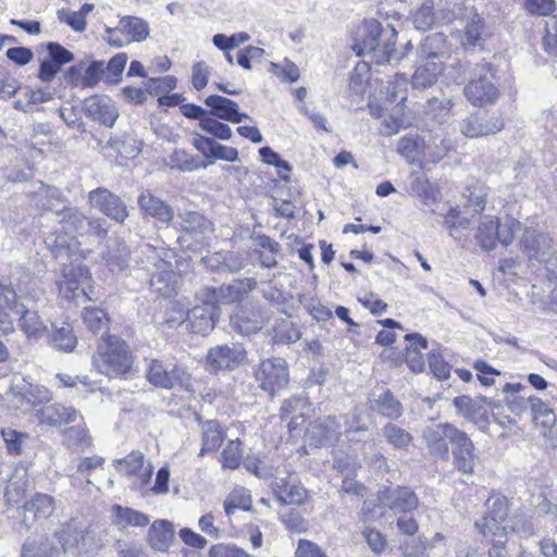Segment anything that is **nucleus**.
Wrapping results in <instances>:
<instances>
[{
  "instance_id": "1",
  "label": "nucleus",
  "mask_w": 557,
  "mask_h": 557,
  "mask_svg": "<svg viewBox=\"0 0 557 557\" xmlns=\"http://www.w3.org/2000/svg\"><path fill=\"white\" fill-rule=\"evenodd\" d=\"M10 285L0 284V331L11 333L14 330L12 315L17 317V325L30 341H39L48 333V326L36 307L44 297L38 275L25 270H16Z\"/></svg>"
},
{
  "instance_id": "2",
  "label": "nucleus",
  "mask_w": 557,
  "mask_h": 557,
  "mask_svg": "<svg viewBox=\"0 0 557 557\" xmlns=\"http://www.w3.org/2000/svg\"><path fill=\"white\" fill-rule=\"evenodd\" d=\"M396 38L397 32L391 24L366 20L352 49L357 55L369 57L377 65L397 63L404 53L395 49Z\"/></svg>"
},
{
  "instance_id": "3",
  "label": "nucleus",
  "mask_w": 557,
  "mask_h": 557,
  "mask_svg": "<svg viewBox=\"0 0 557 557\" xmlns=\"http://www.w3.org/2000/svg\"><path fill=\"white\" fill-rule=\"evenodd\" d=\"M133 362L132 352L122 338L108 335L98 344L92 357L94 367L102 374L115 377L129 371Z\"/></svg>"
},
{
  "instance_id": "4",
  "label": "nucleus",
  "mask_w": 557,
  "mask_h": 557,
  "mask_svg": "<svg viewBox=\"0 0 557 557\" xmlns=\"http://www.w3.org/2000/svg\"><path fill=\"white\" fill-rule=\"evenodd\" d=\"M145 253L148 262L153 267L150 277L151 287L164 297L172 296L176 288L177 275L172 270L171 262L166 260L169 252L163 248L156 249L147 245Z\"/></svg>"
},
{
  "instance_id": "5",
  "label": "nucleus",
  "mask_w": 557,
  "mask_h": 557,
  "mask_svg": "<svg viewBox=\"0 0 557 557\" xmlns=\"http://www.w3.org/2000/svg\"><path fill=\"white\" fill-rule=\"evenodd\" d=\"M408 79L405 74H396L385 86L376 89L369 98L370 114L374 117H382L391 106L403 107L407 99Z\"/></svg>"
},
{
  "instance_id": "6",
  "label": "nucleus",
  "mask_w": 557,
  "mask_h": 557,
  "mask_svg": "<svg viewBox=\"0 0 557 557\" xmlns=\"http://www.w3.org/2000/svg\"><path fill=\"white\" fill-rule=\"evenodd\" d=\"M463 431L457 429L450 423H437L429 425L422 431L423 442L429 450V454L443 461L449 459L448 444L454 446Z\"/></svg>"
},
{
  "instance_id": "7",
  "label": "nucleus",
  "mask_w": 557,
  "mask_h": 557,
  "mask_svg": "<svg viewBox=\"0 0 557 557\" xmlns=\"http://www.w3.org/2000/svg\"><path fill=\"white\" fill-rule=\"evenodd\" d=\"M520 247L529 259L546 263L548 268L556 265L557 248L548 233L527 228L520 240Z\"/></svg>"
},
{
  "instance_id": "8",
  "label": "nucleus",
  "mask_w": 557,
  "mask_h": 557,
  "mask_svg": "<svg viewBox=\"0 0 557 557\" xmlns=\"http://www.w3.org/2000/svg\"><path fill=\"white\" fill-rule=\"evenodd\" d=\"M59 224L62 231L76 236L95 235L104 237L107 235L106 221L100 218H87L77 208L67 206L59 216Z\"/></svg>"
},
{
  "instance_id": "9",
  "label": "nucleus",
  "mask_w": 557,
  "mask_h": 557,
  "mask_svg": "<svg viewBox=\"0 0 557 557\" xmlns=\"http://www.w3.org/2000/svg\"><path fill=\"white\" fill-rule=\"evenodd\" d=\"M201 305H196L187 313V319L181 325L195 334L208 335L215 326L219 308L207 293L200 290Z\"/></svg>"
},
{
  "instance_id": "10",
  "label": "nucleus",
  "mask_w": 557,
  "mask_h": 557,
  "mask_svg": "<svg viewBox=\"0 0 557 557\" xmlns=\"http://www.w3.org/2000/svg\"><path fill=\"white\" fill-rule=\"evenodd\" d=\"M62 278L59 281L60 294L77 304L89 299L86 286L89 285L90 273L87 268L82 265L64 267Z\"/></svg>"
},
{
  "instance_id": "11",
  "label": "nucleus",
  "mask_w": 557,
  "mask_h": 557,
  "mask_svg": "<svg viewBox=\"0 0 557 557\" xmlns=\"http://www.w3.org/2000/svg\"><path fill=\"white\" fill-rule=\"evenodd\" d=\"M147 379L152 385L160 388L172 389L180 386L185 391L190 389L189 374L183 368L172 366L170 369L158 359L150 361Z\"/></svg>"
},
{
  "instance_id": "12",
  "label": "nucleus",
  "mask_w": 557,
  "mask_h": 557,
  "mask_svg": "<svg viewBox=\"0 0 557 557\" xmlns=\"http://www.w3.org/2000/svg\"><path fill=\"white\" fill-rule=\"evenodd\" d=\"M88 201L92 208L117 223L123 224L129 215L128 208L121 197L107 188L98 187L89 191Z\"/></svg>"
},
{
  "instance_id": "13",
  "label": "nucleus",
  "mask_w": 557,
  "mask_h": 557,
  "mask_svg": "<svg viewBox=\"0 0 557 557\" xmlns=\"http://www.w3.org/2000/svg\"><path fill=\"white\" fill-rule=\"evenodd\" d=\"M256 379L263 391L274 394L288 383V367L282 358L263 360L256 370Z\"/></svg>"
},
{
  "instance_id": "14",
  "label": "nucleus",
  "mask_w": 557,
  "mask_h": 557,
  "mask_svg": "<svg viewBox=\"0 0 557 557\" xmlns=\"http://www.w3.org/2000/svg\"><path fill=\"white\" fill-rule=\"evenodd\" d=\"M377 499L382 507L394 515L410 513L418 508L419 499L408 487H384L379 491Z\"/></svg>"
},
{
  "instance_id": "15",
  "label": "nucleus",
  "mask_w": 557,
  "mask_h": 557,
  "mask_svg": "<svg viewBox=\"0 0 557 557\" xmlns=\"http://www.w3.org/2000/svg\"><path fill=\"white\" fill-rule=\"evenodd\" d=\"M45 245L52 256L62 264L66 265V261H76L78 251V240L74 235L62 231L61 226L53 232L48 233L44 237Z\"/></svg>"
},
{
  "instance_id": "16",
  "label": "nucleus",
  "mask_w": 557,
  "mask_h": 557,
  "mask_svg": "<svg viewBox=\"0 0 557 557\" xmlns=\"http://www.w3.org/2000/svg\"><path fill=\"white\" fill-rule=\"evenodd\" d=\"M246 359L247 352L239 344L215 346L207 355V361L214 370H234L244 364Z\"/></svg>"
},
{
  "instance_id": "17",
  "label": "nucleus",
  "mask_w": 557,
  "mask_h": 557,
  "mask_svg": "<svg viewBox=\"0 0 557 557\" xmlns=\"http://www.w3.org/2000/svg\"><path fill=\"white\" fill-rule=\"evenodd\" d=\"M256 287V280L248 277L243 280H235L232 283L223 285L219 288L206 286L201 288V292L207 293V296H209L215 305L218 302L233 304L242 301L247 296V294L253 290Z\"/></svg>"
},
{
  "instance_id": "18",
  "label": "nucleus",
  "mask_w": 557,
  "mask_h": 557,
  "mask_svg": "<svg viewBox=\"0 0 557 557\" xmlns=\"http://www.w3.org/2000/svg\"><path fill=\"white\" fill-rule=\"evenodd\" d=\"M30 201L38 210L53 212L57 216H60L67 205L66 198L59 188L42 182H38L34 186Z\"/></svg>"
},
{
  "instance_id": "19",
  "label": "nucleus",
  "mask_w": 557,
  "mask_h": 557,
  "mask_svg": "<svg viewBox=\"0 0 557 557\" xmlns=\"http://www.w3.org/2000/svg\"><path fill=\"white\" fill-rule=\"evenodd\" d=\"M83 110L92 121L112 127L119 117V110L109 97L91 96L84 101Z\"/></svg>"
},
{
  "instance_id": "20",
  "label": "nucleus",
  "mask_w": 557,
  "mask_h": 557,
  "mask_svg": "<svg viewBox=\"0 0 557 557\" xmlns=\"http://www.w3.org/2000/svg\"><path fill=\"white\" fill-rule=\"evenodd\" d=\"M466 98L473 106L494 103L499 91L492 81V75H480L479 78L469 82L463 89Z\"/></svg>"
},
{
  "instance_id": "21",
  "label": "nucleus",
  "mask_w": 557,
  "mask_h": 557,
  "mask_svg": "<svg viewBox=\"0 0 557 557\" xmlns=\"http://www.w3.org/2000/svg\"><path fill=\"white\" fill-rule=\"evenodd\" d=\"M474 444L466 432L459 436L451 447L453 465L462 474H472L479 460Z\"/></svg>"
},
{
  "instance_id": "22",
  "label": "nucleus",
  "mask_w": 557,
  "mask_h": 557,
  "mask_svg": "<svg viewBox=\"0 0 557 557\" xmlns=\"http://www.w3.org/2000/svg\"><path fill=\"white\" fill-rule=\"evenodd\" d=\"M504 128V121L500 116H480L471 114L461 123V133L469 138H478L496 134Z\"/></svg>"
},
{
  "instance_id": "23",
  "label": "nucleus",
  "mask_w": 557,
  "mask_h": 557,
  "mask_svg": "<svg viewBox=\"0 0 557 557\" xmlns=\"http://www.w3.org/2000/svg\"><path fill=\"white\" fill-rule=\"evenodd\" d=\"M271 486L280 505H302L308 497V491L289 478H275Z\"/></svg>"
},
{
  "instance_id": "24",
  "label": "nucleus",
  "mask_w": 557,
  "mask_h": 557,
  "mask_svg": "<svg viewBox=\"0 0 557 557\" xmlns=\"http://www.w3.org/2000/svg\"><path fill=\"white\" fill-rule=\"evenodd\" d=\"M137 203L144 218L150 216L162 224H169L174 219V210L149 190L139 194Z\"/></svg>"
},
{
  "instance_id": "25",
  "label": "nucleus",
  "mask_w": 557,
  "mask_h": 557,
  "mask_svg": "<svg viewBox=\"0 0 557 557\" xmlns=\"http://www.w3.org/2000/svg\"><path fill=\"white\" fill-rule=\"evenodd\" d=\"M176 224L184 233L183 236L178 237L180 242L185 240V236H190L196 240H199L213 230L212 223L205 215L196 211L178 213Z\"/></svg>"
},
{
  "instance_id": "26",
  "label": "nucleus",
  "mask_w": 557,
  "mask_h": 557,
  "mask_svg": "<svg viewBox=\"0 0 557 557\" xmlns=\"http://www.w3.org/2000/svg\"><path fill=\"white\" fill-rule=\"evenodd\" d=\"M341 420L342 418L327 417L321 421H317L308 429L307 436L310 441L314 442L315 445H333L339 440L342 434Z\"/></svg>"
},
{
  "instance_id": "27",
  "label": "nucleus",
  "mask_w": 557,
  "mask_h": 557,
  "mask_svg": "<svg viewBox=\"0 0 557 557\" xmlns=\"http://www.w3.org/2000/svg\"><path fill=\"white\" fill-rule=\"evenodd\" d=\"M205 103L211 109V115L220 120L240 123L244 119H249L247 113L238 111V104L230 98L211 95L206 98Z\"/></svg>"
},
{
  "instance_id": "28",
  "label": "nucleus",
  "mask_w": 557,
  "mask_h": 557,
  "mask_svg": "<svg viewBox=\"0 0 557 557\" xmlns=\"http://www.w3.org/2000/svg\"><path fill=\"white\" fill-rule=\"evenodd\" d=\"M117 471L127 476H136L140 484H146L152 474V466H145V456L140 451H132L125 458L116 460Z\"/></svg>"
},
{
  "instance_id": "29",
  "label": "nucleus",
  "mask_w": 557,
  "mask_h": 557,
  "mask_svg": "<svg viewBox=\"0 0 557 557\" xmlns=\"http://www.w3.org/2000/svg\"><path fill=\"white\" fill-rule=\"evenodd\" d=\"M36 416L39 418L40 423L58 426L63 423L76 421L79 417V412L73 407H67L62 404H50L37 409Z\"/></svg>"
},
{
  "instance_id": "30",
  "label": "nucleus",
  "mask_w": 557,
  "mask_h": 557,
  "mask_svg": "<svg viewBox=\"0 0 557 557\" xmlns=\"http://www.w3.org/2000/svg\"><path fill=\"white\" fill-rule=\"evenodd\" d=\"M111 520L117 529L145 528L149 524V517L134 508L124 507L122 505H113L111 508Z\"/></svg>"
},
{
  "instance_id": "31",
  "label": "nucleus",
  "mask_w": 557,
  "mask_h": 557,
  "mask_svg": "<svg viewBox=\"0 0 557 557\" xmlns=\"http://www.w3.org/2000/svg\"><path fill=\"white\" fill-rule=\"evenodd\" d=\"M444 70L442 61L421 60L411 77L412 87L425 89L433 86Z\"/></svg>"
},
{
  "instance_id": "32",
  "label": "nucleus",
  "mask_w": 557,
  "mask_h": 557,
  "mask_svg": "<svg viewBox=\"0 0 557 557\" xmlns=\"http://www.w3.org/2000/svg\"><path fill=\"white\" fill-rule=\"evenodd\" d=\"M408 343L406 347V363L412 372L420 373L425 369L422 350L428 349V341L419 333L405 335Z\"/></svg>"
},
{
  "instance_id": "33",
  "label": "nucleus",
  "mask_w": 557,
  "mask_h": 557,
  "mask_svg": "<svg viewBox=\"0 0 557 557\" xmlns=\"http://www.w3.org/2000/svg\"><path fill=\"white\" fill-rule=\"evenodd\" d=\"M232 327L243 336H250L262 329L263 320L258 311L240 308L231 317Z\"/></svg>"
},
{
  "instance_id": "34",
  "label": "nucleus",
  "mask_w": 557,
  "mask_h": 557,
  "mask_svg": "<svg viewBox=\"0 0 557 557\" xmlns=\"http://www.w3.org/2000/svg\"><path fill=\"white\" fill-rule=\"evenodd\" d=\"M83 71V65H75L69 69L67 71V82L74 86L82 87H95L101 79L104 67L103 62L94 61L91 62L84 71V74L81 79L74 78V74H79Z\"/></svg>"
},
{
  "instance_id": "35",
  "label": "nucleus",
  "mask_w": 557,
  "mask_h": 557,
  "mask_svg": "<svg viewBox=\"0 0 557 557\" xmlns=\"http://www.w3.org/2000/svg\"><path fill=\"white\" fill-rule=\"evenodd\" d=\"M174 540L173 524L168 520H156L149 528L150 546L159 552H166Z\"/></svg>"
},
{
  "instance_id": "36",
  "label": "nucleus",
  "mask_w": 557,
  "mask_h": 557,
  "mask_svg": "<svg viewBox=\"0 0 557 557\" xmlns=\"http://www.w3.org/2000/svg\"><path fill=\"white\" fill-rule=\"evenodd\" d=\"M422 60L442 61L449 58L446 47V38L443 34L436 33L425 37L421 45Z\"/></svg>"
},
{
  "instance_id": "37",
  "label": "nucleus",
  "mask_w": 557,
  "mask_h": 557,
  "mask_svg": "<svg viewBox=\"0 0 557 557\" xmlns=\"http://www.w3.org/2000/svg\"><path fill=\"white\" fill-rule=\"evenodd\" d=\"M83 523L76 519H72L63 524L55 531V537L61 544L64 552H72L76 554Z\"/></svg>"
},
{
  "instance_id": "38",
  "label": "nucleus",
  "mask_w": 557,
  "mask_h": 557,
  "mask_svg": "<svg viewBox=\"0 0 557 557\" xmlns=\"http://www.w3.org/2000/svg\"><path fill=\"white\" fill-rule=\"evenodd\" d=\"M505 520L492 521L488 519H481L475 522V529L485 537H491L494 542L493 548H498L503 553L502 545L507 541L508 527L504 525Z\"/></svg>"
},
{
  "instance_id": "39",
  "label": "nucleus",
  "mask_w": 557,
  "mask_h": 557,
  "mask_svg": "<svg viewBox=\"0 0 557 557\" xmlns=\"http://www.w3.org/2000/svg\"><path fill=\"white\" fill-rule=\"evenodd\" d=\"M202 446L198 454L199 457L206 454L215 453L224 441V435L220 424L216 421H206L202 426Z\"/></svg>"
},
{
  "instance_id": "40",
  "label": "nucleus",
  "mask_w": 557,
  "mask_h": 557,
  "mask_svg": "<svg viewBox=\"0 0 557 557\" xmlns=\"http://www.w3.org/2000/svg\"><path fill=\"white\" fill-rule=\"evenodd\" d=\"M425 140L417 134L401 137L397 145V152L411 162L425 159Z\"/></svg>"
},
{
  "instance_id": "41",
  "label": "nucleus",
  "mask_w": 557,
  "mask_h": 557,
  "mask_svg": "<svg viewBox=\"0 0 557 557\" xmlns=\"http://www.w3.org/2000/svg\"><path fill=\"white\" fill-rule=\"evenodd\" d=\"M128 247L117 238L109 239L108 249L103 258L111 271H122L127 265Z\"/></svg>"
},
{
  "instance_id": "42",
  "label": "nucleus",
  "mask_w": 557,
  "mask_h": 557,
  "mask_svg": "<svg viewBox=\"0 0 557 557\" xmlns=\"http://www.w3.org/2000/svg\"><path fill=\"white\" fill-rule=\"evenodd\" d=\"M252 506L250 491L243 486L234 487L226 496L223 507L226 516L231 517L236 510L249 511Z\"/></svg>"
},
{
  "instance_id": "43",
  "label": "nucleus",
  "mask_w": 557,
  "mask_h": 557,
  "mask_svg": "<svg viewBox=\"0 0 557 557\" xmlns=\"http://www.w3.org/2000/svg\"><path fill=\"white\" fill-rule=\"evenodd\" d=\"M346 430L345 433L350 442H364L370 438L369 428L363 421L362 413L359 410H354L345 418Z\"/></svg>"
},
{
  "instance_id": "44",
  "label": "nucleus",
  "mask_w": 557,
  "mask_h": 557,
  "mask_svg": "<svg viewBox=\"0 0 557 557\" xmlns=\"http://www.w3.org/2000/svg\"><path fill=\"white\" fill-rule=\"evenodd\" d=\"M48 336L50 344L60 351H72L77 344L73 327L67 323H63L60 327L53 326Z\"/></svg>"
},
{
  "instance_id": "45",
  "label": "nucleus",
  "mask_w": 557,
  "mask_h": 557,
  "mask_svg": "<svg viewBox=\"0 0 557 557\" xmlns=\"http://www.w3.org/2000/svg\"><path fill=\"white\" fill-rule=\"evenodd\" d=\"M272 341L275 344H292L296 343L301 334L296 325L288 319H275L272 325Z\"/></svg>"
},
{
  "instance_id": "46",
  "label": "nucleus",
  "mask_w": 557,
  "mask_h": 557,
  "mask_svg": "<svg viewBox=\"0 0 557 557\" xmlns=\"http://www.w3.org/2000/svg\"><path fill=\"white\" fill-rule=\"evenodd\" d=\"M497 219L484 215L478 226L475 239L480 247L492 250L496 246Z\"/></svg>"
},
{
  "instance_id": "47",
  "label": "nucleus",
  "mask_w": 557,
  "mask_h": 557,
  "mask_svg": "<svg viewBox=\"0 0 557 557\" xmlns=\"http://www.w3.org/2000/svg\"><path fill=\"white\" fill-rule=\"evenodd\" d=\"M119 27L129 35L133 41H143L149 36V24L137 16L122 17Z\"/></svg>"
},
{
  "instance_id": "48",
  "label": "nucleus",
  "mask_w": 557,
  "mask_h": 557,
  "mask_svg": "<svg viewBox=\"0 0 557 557\" xmlns=\"http://www.w3.org/2000/svg\"><path fill=\"white\" fill-rule=\"evenodd\" d=\"M454 102L450 99H429L425 106V114L438 125L445 124L450 117Z\"/></svg>"
},
{
  "instance_id": "49",
  "label": "nucleus",
  "mask_w": 557,
  "mask_h": 557,
  "mask_svg": "<svg viewBox=\"0 0 557 557\" xmlns=\"http://www.w3.org/2000/svg\"><path fill=\"white\" fill-rule=\"evenodd\" d=\"M82 319L85 326L92 333L107 331L110 321L107 313L96 307H85L82 312Z\"/></svg>"
},
{
  "instance_id": "50",
  "label": "nucleus",
  "mask_w": 557,
  "mask_h": 557,
  "mask_svg": "<svg viewBox=\"0 0 557 557\" xmlns=\"http://www.w3.org/2000/svg\"><path fill=\"white\" fill-rule=\"evenodd\" d=\"M24 510L34 512L35 518H47L54 510V499L47 494H36L24 504Z\"/></svg>"
},
{
  "instance_id": "51",
  "label": "nucleus",
  "mask_w": 557,
  "mask_h": 557,
  "mask_svg": "<svg viewBox=\"0 0 557 557\" xmlns=\"http://www.w3.org/2000/svg\"><path fill=\"white\" fill-rule=\"evenodd\" d=\"M409 125L410 121L404 113L403 107H398V104H396L393 106L392 112L388 116L384 119L381 132L385 136H392Z\"/></svg>"
},
{
  "instance_id": "52",
  "label": "nucleus",
  "mask_w": 557,
  "mask_h": 557,
  "mask_svg": "<svg viewBox=\"0 0 557 557\" xmlns=\"http://www.w3.org/2000/svg\"><path fill=\"white\" fill-rule=\"evenodd\" d=\"M211 162H209L210 164ZM169 164L172 169L183 172H191L200 168H207L208 163L198 160V158L187 153L184 150H175L169 158Z\"/></svg>"
},
{
  "instance_id": "53",
  "label": "nucleus",
  "mask_w": 557,
  "mask_h": 557,
  "mask_svg": "<svg viewBox=\"0 0 557 557\" xmlns=\"http://www.w3.org/2000/svg\"><path fill=\"white\" fill-rule=\"evenodd\" d=\"M103 545L102 532L96 531L90 527L82 529L76 555H84L99 549Z\"/></svg>"
},
{
  "instance_id": "54",
  "label": "nucleus",
  "mask_w": 557,
  "mask_h": 557,
  "mask_svg": "<svg viewBox=\"0 0 557 557\" xmlns=\"http://www.w3.org/2000/svg\"><path fill=\"white\" fill-rule=\"evenodd\" d=\"M58 549L48 539L34 540L24 544L22 557H54Z\"/></svg>"
},
{
  "instance_id": "55",
  "label": "nucleus",
  "mask_w": 557,
  "mask_h": 557,
  "mask_svg": "<svg viewBox=\"0 0 557 557\" xmlns=\"http://www.w3.org/2000/svg\"><path fill=\"white\" fill-rule=\"evenodd\" d=\"M450 143L441 135L430 137L425 147V160L432 163L441 161L449 151Z\"/></svg>"
},
{
  "instance_id": "56",
  "label": "nucleus",
  "mask_w": 557,
  "mask_h": 557,
  "mask_svg": "<svg viewBox=\"0 0 557 557\" xmlns=\"http://www.w3.org/2000/svg\"><path fill=\"white\" fill-rule=\"evenodd\" d=\"M443 224L451 237L458 238L462 230L469 228L470 220L461 218L457 207H450L444 214Z\"/></svg>"
},
{
  "instance_id": "57",
  "label": "nucleus",
  "mask_w": 557,
  "mask_h": 557,
  "mask_svg": "<svg viewBox=\"0 0 557 557\" xmlns=\"http://www.w3.org/2000/svg\"><path fill=\"white\" fill-rule=\"evenodd\" d=\"M382 434L397 449L406 448L412 442V436L409 432L393 423L386 424L382 429Z\"/></svg>"
},
{
  "instance_id": "58",
  "label": "nucleus",
  "mask_w": 557,
  "mask_h": 557,
  "mask_svg": "<svg viewBox=\"0 0 557 557\" xmlns=\"http://www.w3.org/2000/svg\"><path fill=\"white\" fill-rule=\"evenodd\" d=\"M1 435L10 455H20L24 445L29 440V435L27 433L16 431L12 428H3L1 430Z\"/></svg>"
},
{
  "instance_id": "59",
  "label": "nucleus",
  "mask_w": 557,
  "mask_h": 557,
  "mask_svg": "<svg viewBox=\"0 0 557 557\" xmlns=\"http://www.w3.org/2000/svg\"><path fill=\"white\" fill-rule=\"evenodd\" d=\"M376 410L384 417L397 419L403 414L401 404L389 393H383L375 400Z\"/></svg>"
},
{
  "instance_id": "60",
  "label": "nucleus",
  "mask_w": 557,
  "mask_h": 557,
  "mask_svg": "<svg viewBox=\"0 0 557 557\" xmlns=\"http://www.w3.org/2000/svg\"><path fill=\"white\" fill-rule=\"evenodd\" d=\"M413 23L417 29L426 32L435 23L434 2L425 0L413 16Z\"/></svg>"
},
{
  "instance_id": "61",
  "label": "nucleus",
  "mask_w": 557,
  "mask_h": 557,
  "mask_svg": "<svg viewBox=\"0 0 557 557\" xmlns=\"http://www.w3.org/2000/svg\"><path fill=\"white\" fill-rule=\"evenodd\" d=\"M521 224L513 218L507 216L503 222L497 219L496 240L508 246L512 243L515 234L520 230Z\"/></svg>"
},
{
  "instance_id": "62",
  "label": "nucleus",
  "mask_w": 557,
  "mask_h": 557,
  "mask_svg": "<svg viewBox=\"0 0 557 557\" xmlns=\"http://www.w3.org/2000/svg\"><path fill=\"white\" fill-rule=\"evenodd\" d=\"M487 33L484 28L483 18L474 14L466 27V46H476L480 41L484 40Z\"/></svg>"
},
{
  "instance_id": "63",
  "label": "nucleus",
  "mask_w": 557,
  "mask_h": 557,
  "mask_svg": "<svg viewBox=\"0 0 557 557\" xmlns=\"http://www.w3.org/2000/svg\"><path fill=\"white\" fill-rule=\"evenodd\" d=\"M240 446L242 443L239 440L230 441L227 443L226 447L222 451V468L236 469L239 467L243 458V450Z\"/></svg>"
},
{
  "instance_id": "64",
  "label": "nucleus",
  "mask_w": 557,
  "mask_h": 557,
  "mask_svg": "<svg viewBox=\"0 0 557 557\" xmlns=\"http://www.w3.org/2000/svg\"><path fill=\"white\" fill-rule=\"evenodd\" d=\"M543 47L549 55L557 59V15L546 21V34L543 38Z\"/></svg>"
}]
</instances>
